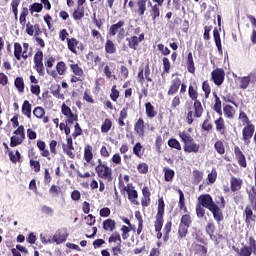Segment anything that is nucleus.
Segmentation results:
<instances>
[{
  "label": "nucleus",
  "instance_id": "nucleus-1",
  "mask_svg": "<svg viewBox=\"0 0 256 256\" xmlns=\"http://www.w3.org/2000/svg\"><path fill=\"white\" fill-rule=\"evenodd\" d=\"M10 121H11L14 129H16L13 132L14 136H11V138H10V147H18V145H23V141H25V126H23V125L19 126V116L18 115H14Z\"/></svg>",
  "mask_w": 256,
  "mask_h": 256
},
{
  "label": "nucleus",
  "instance_id": "nucleus-2",
  "mask_svg": "<svg viewBox=\"0 0 256 256\" xmlns=\"http://www.w3.org/2000/svg\"><path fill=\"white\" fill-rule=\"evenodd\" d=\"M178 137L183 143L184 153H199L201 145L195 142V139H193L191 134H189L187 131H179Z\"/></svg>",
  "mask_w": 256,
  "mask_h": 256
},
{
  "label": "nucleus",
  "instance_id": "nucleus-3",
  "mask_svg": "<svg viewBox=\"0 0 256 256\" xmlns=\"http://www.w3.org/2000/svg\"><path fill=\"white\" fill-rule=\"evenodd\" d=\"M163 217H165V200H163V197H161L158 199L157 214L155 216L156 220L154 222L157 239H161V237H163V233H161V229H163L164 223Z\"/></svg>",
  "mask_w": 256,
  "mask_h": 256
},
{
  "label": "nucleus",
  "instance_id": "nucleus-4",
  "mask_svg": "<svg viewBox=\"0 0 256 256\" xmlns=\"http://www.w3.org/2000/svg\"><path fill=\"white\" fill-rule=\"evenodd\" d=\"M225 197L223 195H218L216 198V204H214L210 210V213H212L214 221L219 225L221 221H224L225 216L223 215V209H225Z\"/></svg>",
  "mask_w": 256,
  "mask_h": 256
},
{
  "label": "nucleus",
  "instance_id": "nucleus-5",
  "mask_svg": "<svg viewBox=\"0 0 256 256\" xmlns=\"http://www.w3.org/2000/svg\"><path fill=\"white\" fill-rule=\"evenodd\" d=\"M98 165L95 167V172L97 173V177L99 179H103L104 181H108L111 183L113 181V169L107 165V163L103 162V160H97Z\"/></svg>",
  "mask_w": 256,
  "mask_h": 256
},
{
  "label": "nucleus",
  "instance_id": "nucleus-6",
  "mask_svg": "<svg viewBox=\"0 0 256 256\" xmlns=\"http://www.w3.org/2000/svg\"><path fill=\"white\" fill-rule=\"evenodd\" d=\"M29 43L24 42L22 45L19 42L14 43V57L16 61H21L23 59L24 61H27L29 57L33 56V53L29 52Z\"/></svg>",
  "mask_w": 256,
  "mask_h": 256
},
{
  "label": "nucleus",
  "instance_id": "nucleus-7",
  "mask_svg": "<svg viewBox=\"0 0 256 256\" xmlns=\"http://www.w3.org/2000/svg\"><path fill=\"white\" fill-rule=\"evenodd\" d=\"M69 61L71 63L69 64V68L72 73V75L70 76V83H83L85 79V71H83V68L75 63V61Z\"/></svg>",
  "mask_w": 256,
  "mask_h": 256
},
{
  "label": "nucleus",
  "instance_id": "nucleus-8",
  "mask_svg": "<svg viewBox=\"0 0 256 256\" xmlns=\"http://www.w3.org/2000/svg\"><path fill=\"white\" fill-rule=\"evenodd\" d=\"M193 110H189L186 116V121L188 123V125H193V122L195 121L194 117L196 119H201V117H203V104H201L200 100H194L193 103Z\"/></svg>",
  "mask_w": 256,
  "mask_h": 256
},
{
  "label": "nucleus",
  "instance_id": "nucleus-9",
  "mask_svg": "<svg viewBox=\"0 0 256 256\" xmlns=\"http://www.w3.org/2000/svg\"><path fill=\"white\" fill-rule=\"evenodd\" d=\"M236 83L238 84V89H245L249 88V85H255L256 83V71L250 72L247 76H239L236 79Z\"/></svg>",
  "mask_w": 256,
  "mask_h": 256
},
{
  "label": "nucleus",
  "instance_id": "nucleus-10",
  "mask_svg": "<svg viewBox=\"0 0 256 256\" xmlns=\"http://www.w3.org/2000/svg\"><path fill=\"white\" fill-rule=\"evenodd\" d=\"M109 37H115L123 39L125 37V21L120 20L115 24H112L108 30Z\"/></svg>",
  "mask_w": 256,
  "mask_h": 256
},
{
  "label": "nucleus",
  "instance_id": "nucleus-11",
  "mask_svg": "<svg viewBox=\"0 0 256 256\" xmlns=\"http://www.w3.org/2000/svg\"><path fill=\"white\" fill-rule=\"evenodd\" d=\"M33 62L36 73H38L40 76L45 75V65H43V51L41 49H38L34 54Z\"/></svg>",
  "mask_w": 256,
  "mask_h": 256
},
{
  "label": "nucleus",
  "instance_id": "nucleus-12",
  "mask_svg": "<svg viewBox=\"0 0 256 256\" xmlns=\"http://www.w3.org/2000/svg\"><path fill=\"white\" fill-rule=\"evenodd\" d=\"M255 137V124H249L242 129V141L244 145H251V139Z\"/></svg>",
  "mask_w": 256,
  "mask_h": 256
},
{
  "label": "nucleus",
  "instance_id": "nucleus-13",
  "mask_svg": "<svg viewBox=\"0 0 256 256\" xmlns=\"http://www.w3.org/2000/svg\"><path fill=\"white\" fill-rule=\"evenodd\" d=\"M211 81L217 87H221L225 83V70L223 68H216L211 72Z\"/></svg>",
  "mask_w": 256,
  "mask_h": 256
},
{
  "label": "nucleus",
  "instance_id": "nucleus-14",
  "mask_svg": "<svg viewBox=\"0 0 256 256\" xmlns=\"http://www.w3.org/2000/svg\"><path fill=\"white\" fill-rule=\"evenodd\" d=\"M122 191H126L128 195V200L132 205H139V201L137 199L139 198V193L137 190H135V187L133 184H127V186L123 185Z\"/></svg>",
  "mask_w": 256,
  "mask_h": 256
},
{
  "label": "nucleus",
  "instance_id": "nucleus-15",
  "mask_svg": "<svg viewBox=\"0 0 256 256\" xmlns=\"http://www.w3.org/2000/svg\"><path fill=\"white\" fill-rule=\"evenodd\" d=\"M61 112L64 114L65 117H67L65 123L66 125H73L74 121L79 120V116L71 110L69 106H67L65 103L62 104Z\"/></svg>",
  "mask_w": 256,
  "mask_h": 256
},
{
  "label": "nucleus",
  "instance_id": "nucleus-16",
  "mask_svg": "<svg viewBox=\"0 0 256 256\" xmlns=\"http://www.w3.org/2000/svg\"><path fill=\"white\" fill-rule=\"evenodd\" d=\"M143 41H145V33H141L139 37L130 36L126 38L128 48L132 49L133 51H137V49H139V43Z\"/></svg>",
  "mask_w": 256,
  "mask_h": 256
},
{
  "label": "nucleus",
  "instance_id": "nucleus-17",
  "mask_svg": "<svg viewBox=\"0 0 256 256\" xmlns=\"http://www.w3.org/2000/svg\"><path fill=\"white\" fill-rule=\"evenodd\" d=\"M234 155L235 159L240 167H243V169H246L247 167V158L245 157V154L243 153V150L239 146H234Z\"/></svg>",
  "mask_w": 256,
  "mask_h": 256
},
{
  "label": "nucleus",
  "instance_id": "nucleus-18",
  "mask_svg": "<svg viewBox=\"0 0 256 256\" xmlns=\"http://www.w3.org/2000/svg\"><path fill=\"white\" fill-rule=\"evenodd\" d=\"M216 203L217 202H215L213 197H211L209 194H202L198 197V204L202 205V207H205V209H208V211Z\"/></svg>",
  "mask_w": 256,
  "mask_h": 256
},
{
  "label": "nucleus",
  "instance_id": "nucleus-19",
  "mask_svg": "<svg viewBox=\"0 0 256 256\" xmlns=\"http://www.w3.org/2000/svg\"><path fill=\"white\" fill-rule=\"evenodd\" d=\"M129 109H131V103L127 102L121 109L119 118L117 119V124L119 127H125V119L129 117Z\"/></svg>",
  "mask_w": 256,
  "mask_h": 256
},
{
  "label": "nucleus",
  "instance_id": "nucleus-20",
  "mask_svg": "<svg viewBox=\"0 0 256 256\" xmlns=\"http://www.w3.org/2000/svg\"><path fill=\"white\" fill-rule=\"evenodd\" d=\"M149 5L151 6L149 10L150 17L153 23H157V19L161 17V7H163V4L155 3L153 5L151 2H149Z\"/></svg>",
  "mask_w": 256,
  "mask_h": 256
},
{
  "label": "nucleus",
  "instance_id": "nucleus-21",
  "mask_svg": "<svg viewBox=\"0 0 256 256\" xmlns=\"http://www.w3.org/2000/svg\"><path fill=\"white\" fill-rule=\"evenodd\" d=\"M134 132L140 139H145V120L143 118H139L134 123Z\"/></svg>",
  "mask_w": 256,
  "mask_h": 256
},
{
  "label": "nucleus",
  "instance_id": "nucleus-22",
  "mask_svg": "<svg viewBox=\"0 0 256 256\" xmlns=\"http://www.w3.org/2000/svg\"><path fill=\"white\" fill-rule=\"evenodd\" d=\"M26 30L25 33H27V35H29L30 37H39V35H41V33H43L41 31V27L39 26V24H31L30 22H28L26 25Z\"/></svg>",
  "mask_w": 256,
  "mask_h": 256
},
{
  "label": "nucleus",
  "instance_id": "nucleus-23",
  "mask_svg": "<svg viewBox=\"0 0 256 256\" xmlns=\"http://www.w3.org/2000/svg\"><path fill=\"white\" fill-rule=\"evenodd\" d=\"M68 237L69 234L67 233V230L59 229L53 235V242L56 243V245H61V243H65V241H67Z\"/></svg>",
  "mask_w": 256,
  "mask_h": 256
},
{
  "label": "nucleus",
  "instance_id": "nucleus-24",
  "mask_svg": "<svg viewBox=\"0 0 256 256\" xmlns=\"http://www.w3.org/2000/svg\"><path fill=\"white\" fill-rule=\"evenodd\" d=\"M67 73V64L63 61H59L56 64V71H51L50 75L53 79H57L58 75L63 76Z\"/></svg>",
  "mask_w": 256,
  "mask_h": 256
},
{
  "label": "nucleus",
  "instance_id": "nucleus-25",
  "mask_svg": "<svg viewBox=\"0 0 256 256\" xmlns=\"http://www.w3.org/2000/svg\"><path fill=\"white\" fill-rule=\"evenodd\" d=\"M179 89H181V78H175L170 82L167 95L173 97V95H177V93H179Z\"/></svg>",
  "mask_w": 256,
  "mask_h": 256
},
{
  "label": "nucleus",
  "instance_id": "nucleus-26",
  "mask_svg": "<svg viewBox=\"0 0 256 256\" xmlns=\"http://www.w3.org/2000/svg\"><path fill=\"white\" fill-rule=\"evenodd\" d=\"M245 223L247 227H250L252 223L256 222V215L253 213V208L247 205L244 209Z\"/></svg>",
  "mask_w": 256,
  "mask_h": 256
},
{
  "label": "nucleus",
  "instance_id": "nucleus-27",
  "mask_svg": "<svg viewBox=\"0 0 256 256\" xmlns=\"http://www.w3.org/2000/svg\"><path fill=\"white\" fill-rule=\"evenodd\" d=\"M36 146L41 152V157H45L46 159H48V161H51V152H49V149H47V144L45 143V141L41 139L37 140Z\"/></svg>",
  "mask_w": 256,
  "mask_h": 256
},
{
  "label": "nucleus",
  "instance_id": "nucleus-28",
  "mask_svg": "<svg viewBox=\"0 0 256 256\" xmlns=\"http://www.w3.org/2000/svg\"><path fill=\"white\" fill-rule=\"evenodd\" d=\"M214 123L216 131L225 137V135H227V126L225 125V119H223V116H220L218 119H216Z\"/></svg>",
  "mask_w": 256,
  "mask_h": 256
},
{
  "label": "nucleus",
  "instance_id": "nucleus-29",
  "mask_svg": "<svg viewBox=\"0 0 256 256\" xmlns=\"http://www.w3.org/2000/svg\"><path fill=\"white\" fill-rule=\"evenodd\" d=\"M241 187H243V180L241 178H237L235 176L230 179V189L232 193H237V191H241Z\"/></svg>",
  "mask_w": 256,
  "mask_h": 256
},
{
  "label": "nucleus",
  "instance_id": "nucleus-30",
  "mask_svg": "<svg viewBox=\"0 0 256 256\" xmlns=\"http://www.w3.org/2000/svg\"><path fill=\"white\" fill-rule=\"evenodd\" d=\"M186 67L188 73H191V75H195V60L193 59V52H189L186 56Z\"/></svg>",
  "mask_w": 256,
  "mask_h": 256
},
{
  "label": "nucleus",
  "instance_id": "nucleus-31",
  "mask_svg": "<svg viewBox=\"0 0 256 256\" xmlns=\"http://www.w3.org/2000/svg\"><path fill=\"white\" fill-rule=\"evenodd\" d=\"M104 49L107 55H115V53H117V46H115V42L111 39L106 40Z\"/></svg>",
  "mask_w": 256,
  "mask_h": 256
},
{
  "label": "nucleus",
  "instance_id": "nucleus-32",
  "mask_svg": "<svg viewBox=\"0 0 256 256\" xmlns=\"http://www.w3.org/2000/svg\"><path fill=\"white\" fill-rule=\"evenodd\" d=\"M233 251L237 254V256H251L253 255V250L249 248V246L245 245L241 249L236 246H232Z\"/></svg>",
  "mask_w": 256,
  "mask_h": 256
},
{
  "label": "nucleus",
  "instance_id": "nucleus-33",
  "mask_svg": "<svg viewBox=\"0 0 256 256\" xmlns=\"http://www.w3.org/2000/svg\"><path fill=\"white\" fill-rule=\"evenodd\" d=\"M102 227L104 231H109L110 233H113L114 229H117V222L115 220L108 218L103 221Z\"/></svg>",
  "mask_w": 256,
  "mask_h": 256
},
{
  "label": "nucleus",
  "instance_id": "nucleus-34",
  "mask_svg": "<svg viewBox=\"0 0 256 256\" xmlns=\"http://www.w3.org/2000/svg\"><path fill=\"white\" fill-rule=\"evenodd\" d=\"M145 114L148 119H155L157 117V110H155V106L151 102L145 103Z\"/></svg>",
  "mask_w": 256,
  "mask_h": 256
},
{
  "label": "nucleus",
  "instance_id": "nucleus-35",
  "mask_svg": "<svg viewBox=\"0 0 256 256\" xmlns=\"http://www.w3.org/2000/svg\"><path fill=\"white\" fill-rule=\"evenodd\" d=\"M83 159L86 163L93 161V146L91 144L85 145Z\"/></svg>",
  "mask_w": 256,
  "mask_h": 256
},
{
  "label": "nucleus",
  "instance_id": "nucleus-36",
  "mask_svg": "<svg viewBox=\"0 0 256 256\" xmlns=\"http://www.w3.org/2000/svg\"><path fill=\"white\" fill-rule=\"evenodd\" d=\"M79 46V40L77 38L72 37L67 39V47L74 55H77V47Z\"/></svg>",
  "mask_w": 256,
  "mask_h": 256
},
{
  "label": "nucleus",
  "instance_id": "nucleus-37",
  "mask_svg": "<svg viewBox=\"0 0 256 256\" xmlns=\"http://www.w3.org/2000/svg\"><path fill=\"white\" fill-rule=\"evenodd\" d=\"M213 37H214V42L218 49V52L222 54L223 46L221 45V34L219 33V30L217 28H214L213 30Z\"/></svg>",
  "mask_w": 256,
  "mask_h": 256
},
{
  "label": "nucleus",
  "instance_id": "nucleus-38",
  "mask_svg": "<svg viewBox=\"0 0 256 256\" xmlns=\"http://www.w3.org/2000/svg\"><path fill=\"white\" fill-rule=\"evenodd\" d=\"M248 199H249V203H250V207L253 209V211H256V190H255V186H252V188L250 189L249 193H248Z\"/></svg>",
  "mask_w": 256,
  "mask_h": 256
},
{
  "label": "nucleus",
  "instance_id": "nucleus-39",
  "mask_svg": "<svg viewBox=\"0 0 256 256\" xmlns=\"http://www.w3.org/2000/svg\"><path fill=\"white\" fill-rule=\"evenodd\" d=\"M72 17L74 21H81V19L85 17V7L77 6V9L72 13Z\"/></svg>",
  "mask_w": 256,
  "mask_h": 256
},
{
  "label": "nucleus",
  "instance_id": "nucleus-40",
  "mask_svg": "<svg viewBox=\"0 0 256 256\" xmlns=\"http://www.w3.org/2000/svg\"><path fill=\"white\" fill-rule=\"evenodd\" d=\"M14 86L18 93H25V80L23 77H16L14 80Z\"/></svg>",
  "mask_w": 256,
  "mask_h": 256
},
{
  "label": "nucleus",
  "instance_id": "nucleus-41",
  "mask_svg": "<svg viewBox=\"0 0 256 256\" xmlns=\"http://www.w3.org/2000/svg\"><path fill=\"white\" fill-rule=\"evenodd\" d=\"M136 5L138 7L136 12L140 17H143V15H145V12L147 11V0H137Z\"/></svg>",
  "mask_w": 256,
  "mask_h": 256
},
{
  "label": "nucleus",
  "instance_id": "nucleus-42",
  "mask_svg": "<svg viewBox=\"0 0 256 256\" xmlns=\"http://www.w3.org/2000/svg\"><path fill=\"white\" fill-rule=\"evenodd\" d=\"M178 193H179L178 207L180 211H183L184 213H188L187 206L185 205V194L183 193V190L178 189Z\"/></svg>",
  "mask_w": 256,
  "mask_h": 256
},
{
  "label": "nucleus",
  "instance_id": "nucleus-43",
  "mask_svg": "<svg viewBox=\"0 0 256 256\" xmlns=\"http://www.w3.org/2000/svg\"><path fill=\"white\" fill-rule=\"evenodd\" d=\"M8 157L11 161V163H14L16 165V163H21V152H19V150H16L15 153L13 152V150L8 152Z\"/></svg>",
  "mask_w": 256,
  "mask_h": 256
},
{
  "label": "nucleus",
  "instance_id": "nucleus-44",
  "mask_svg": "<svg viewBox=\"0 0 256 256\" xmlns=\"http://www.w3.org/2000/svg\"><path fill=\"white\" fill-rule=\"evenodd\" d=\"M215 98V103L213 106L214 111L219 115V117H223V110L221 109V98L217 96V93H213Z\"/></svg>",
  "mask_w": 256,
  "mask_h": 256
},
{
  "label": "nucleus",
  "instance_id": "nucleus-45",
  "mask_svg": "<svg viewBox=\"0 0 256 256\" xmlns=\"http://www.w3.org/2000/svg\"><path fill=\"white\" fill-rule=\"evenodd\" d=\"M28 15H29V8L27 7L22 8V11L19 16V23L22 27H25L27 25Z\"/></svg>",
  "mask_w": 256,
  "mask_h": 256
},
{
  "label": "nucleus",
  "instance_id": "nucleus-46",
  "mask_svg": "<svg viewBox=\"0 0 256 256\" xmlns=\"http://www.w3.org/2000/svg\"><path fill=\"white\" fill-rule=\"evenodd\" d=\"M188 96L192 101H199V92H197V86L189 85Z\"/></svg>",
  "mask_w": 256,
  "mask_h": 256
},
{
  "label": "nucleus",
  "instance_id": "nucleus-47",
  "mask_svg": "<svg viewBox=\"0 0 256 256\" xmlns=\"http://www.w3.org/2000/svg\"><path fill=\"white\" fill-rule=\"evenodd\" d=\"M186 214L182 215L180 219V225H184L186 227H191L193 220L191 219V212H184Z\"/></svg>",
  "mask_w": 256,
  "mask_h": 256
},
{
  "label": "nucleus",
  "instance_id": "nucleus-48",
  "mask_svg": "<svg viewBox=\"0 0 256 256\" xmlns=\"http://www.w3.org/2000/svg\"><path fill=\"white\" fill-rule=\"evenodd\" d=\"M22 114H24L27 119H31V102H29V100L23 102Z\"/></svg>",
  "mask_w": 256,
  "mask_h": 256
},
{
  "label": "nucleus",
  "instance_id": "nucleus-49",
  "mask_svg": "<svg viewBox=\"0 0 256 256\" xmlns=\"http://www.w3.org/2000/svg\"><path fill=\"white\" fill-rule=\"evenodd\" d=\"M51 91L53 97H56V99H65V96L61 94V86L59 84L52 85Z\"/></svg>",
  "mask_w": 256,
  "mask_h": 256
},
{
  "label": "nucleus",
  "instance_id": "nucleus-50",
  "mask_svg": "<svg viewBox=\"0 0 256 256\" xmlns=\"http://www.w3.org/2000/svg\"><path fill=\"white\" fill-rule=\"evenodd\" d=\"M238 119L242 123L243 127L247 125H253V122H251L249 116H247V113H245L244 111L239 112Z\"/></svg>",
  "mask_w": 256,
  "mask_h": 256
},
{
  "label": "nucleus",
  "instance_id": "nucleus-51",
  "mask_svg": "<svg viewBox=\"0 0 256 256\" xmlns=\"http://www.w3.org/2000/svg\"><path fill=\"white\" fill-rule=\"evenodd\" d=\"M173 227V222L168 221L166 222L164 228H163V241H165V243H167V241H169V233H171V228Z\"/></svg>",
  "mask_w": 256,
  "mask_h": 256
},
{
  "label": "nucleus",
  "instance_id": "nucleus-52",
  "mask_svg": "<svg viewBox=\"0 0 256 256\" xmlns=\"http://www.w3.org/2000/svg\"><path fill=\"white\" fill-rule=\"evenodd\" d=\"M112 127L113 121H111L109 118H106L101 125V133H109Z\"/></svg>",
  "mask_w": 256,
  "mask_h": 256
},
{
  "label": "nucleus",
  "instance_id": "nucleus-53",
  "mask_svg": "<svg viewBox=\"0 0 256 256\" xmlns=\"http://www.w3.org/2000/svg\"><path fill=\"white\" fill-rule=\"evenodd\" d=\"M194 253L198 256H207L208 249L204 245L196 244L194 248Z\"/></svg>",
  "mask_w": 256,
  "mask_h": 256
},
{
  "label": "nucleus",
  "instance_id": "nucleus-54",
  "mask_svg": "<svg viewBox=\"0 0 256 256\" xmlns=\"http://www.w3.org/2000/svg\"><path fill=\"white\" fill-rule=\"evenodd\" d=\"M164 179L167 181V183H171L173 181V178L175 177V170L170 168H164Z\"/></svg>",
  "mask_w": 256,
  "mask_h": 256
},
{
  "label": "nucleus",
  "instance_id": "nucleus-55",
  "mask_svg": "<svg viewBox=\"0 0 256 256\" xmlns=\"http://www.w3.org/2000/svg\"><path fill=\"white\" fill-rule=\"evenodd\" d=\"M162 65H163L162 76L169 74L170 71H171V61H169V58L163 57L162 58Z\"/></svg>",
  "mask_w": 256,
  "mask_h": 256
},
{
  "label": "nucleus",
  "instance_id": "nucleus-56",
  "mask_svg": "<svg viewBox=\"0 0 256 256\" xmlns=\"http://www.w3.org/2000/svg\"><path fill=\"white\" fill-rule=\"evenodd\" d=\"M189 233V226H185L183 224H179L178 227V239H185L187 234Z\"/></svg>",
  "mask_w": 256,
  "mask_h": 256
},
{
  "label": "nucleus",
  "instance_id": "nucleus-57",
  "mask_svg": "<svg viewBox=\"0 0 256 256\" xmlns=\"http://www.w3.org/2000/svg\"><path fill=\"white\" fill-rule=\"evenodd\" d=\"M181 105V95H176L172 98L170 109L172 111H177Z\"/></svg>",
  "mask_w": 256,
  "mask_h": 256
},
{
  "label": "nucleus",
  "instance_id": "nucleus-58",
  "mask_svg": "<svg viewBox=\"0 0 256 256\" xmlns=\"http://www.w3.org/2000/svg\"><path fill=\"white\" fill-rule=\"evenodd\" d=\"M194 185H199L203 181V172L199 170H193L192 172Z\"/></svg>",
  "mask_w": 256,
  "mask_h": 256
},
{
  "label": "nucleus",
  "instance_id": "nucleus-59",
  "mask_svg": "<svg viewBox=\"0 0 256 256\" xmlns=\"http://www.w3.org/2000/svg\"><path fill=\"white\" fill-rule=\"evenodd\" d=\"M168 147H170L171 149H176V151H181L182 149L181 143L179 142V140H177V138H170L168 140Z\"/></svg>",
  "mask_w": 256,
  "mask_h": 256
},
{
  "label": "nucleus",
  "instance_id": "nucleus-60",
  "mask_svg": "<svg viewBox=\"0 0 256 256\" xmlns=\"http://www.w3.org/2000/svg\"><path fill=\"white\" fill-rule=\"evenodd\" d=\"M214 149L218 155H225V144H223L222 140H217L215 142Z\"/></svg>",
  "mask_w": 256,
  "mask_h": 256
},
{
  "label": "nucleus",
  "instance_id": "nucleus-61",
  "mask_svg": "<svg viewBox=\"0 0 256 256\" xmlns=\"http://www.w3.org/2000/svg\"><path fill=\"white\" fill-rule=\"evenodd\" d=\"M223 111H224L225 117H227L228 119H233V117L235 115V109L233 108V106L225 105L223 107Z\"/></svg>",
  "mask_w": 256,
  "mask_h": 256
},
{
  "label": "nucleus",
  "instance_id": "nucleus-62",
  "mask_svg": "<svg viewBox=\"0 0 256 256\" xmlns=\"http://www.w3.org/2000/svg\"><path fill=\"white\" fill-rule=\"evenodd\" d=\"M120 95H121V92H119V89H117V85H113L110 93L111 101H114V103H117V99H119Z\"/></svg>",
  "mask_w": 256,
  "mask_h": 256
},
{
  "label": "nucleus",
  "instance_id": "nucleus-63",
  "mask_svg": "<svg viewBox=\"0 0 256 256\" xmlns=\"http://www.w3.org/2000/svg\"><path fill=\"white\" fill-rule=\"evenodd\" d=\"M215 229H216L215 222L210 221L206 224L205 231L209 235V237L215 235Z\"/></svg>",
  "mask_w": 256,
  "mask_h": 256
},
{
  "label": "nucleus",
  "instance_id": "nucleus-64",
  "mask_svg": "<svg viewBox=\"0 0 256 256\" xmlns=\"http://www.w3.org/2000/svg\"><path fill=\"white\" fill-rule=\"evenodd\" d=\"M201 129L206 133H211L213 131V123H210L209 119H205L201 125Z\"/></svg>",
  "mask_w": 256,
  "mask_h": 256
}]
</instances>
